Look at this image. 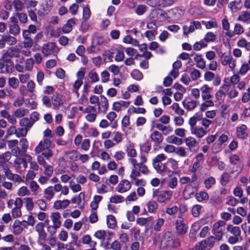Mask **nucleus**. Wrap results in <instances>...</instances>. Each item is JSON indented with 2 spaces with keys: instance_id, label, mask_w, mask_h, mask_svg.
<instances>
[{
  "instance_id": "obj_14",
  "label": "nucleus",
  "mask_w": 250,
  "mask_h": 250,
  "mask_svg": "<svg viewBox=\"0 0 250 250\" xmlns=\"http://www.w3.org/2000/svg\"><path fill=\"white\" fill-rule=\"evenodd\" d=\"M244 32V29L239 23H236L233 31L226 32L225 35L229 38H232L235 35H240Z\"/></svg>"
},
{
  "instance_id": "obj_50",
  "label": "nucleus",
  "mask_w": 250,
  "mask_h": 250,
  "mask_svg": "<svg viewBox=\"0 0 250 250\" xmlns=\"http://www.w3.org/2000/svg\"><path fill=\"white\" fill-rule=\"evenodd\" d=\"M25 207L27 210L31 211L34 208V203L33 200L30 197L24 198Z\"/></svg>"
},
{
  "instance_id": "obj_48",
  "label": "nucleus",
  "mask_w": 250,
  "mask_h": 250,
  "mask_svg": "<svg viewBox=\"0 0 250 250\" xmlns=\"http://www.w3.org/2000/svg\"><path fill=\"white\" fill-rule=\"evenodd\" d=\"M101 102L100 104L101 105L102 107L104 108L103 110V113H105L108 108V102L107 98L104 95L101 96Z\"/></svg>"
},
{
  "instance_id": "obj_17",
  "label": "nucleus",
  "mask_w": 250,
  "mask_h": 250,
  "mask_svg": "<svg viewBox=\"0 0 250 250\" xmlns=\"http://www.w3.org/2000/svg\"><path fill=\"white\" fill-rule=\"evenodd\" d=\"M211 90V88L207 84H204L201 87V96L203 100H210L212 98L210 94Z\"/></svg>"
},
{
  "instance_id": "obj_44",
  "label": "nucleus",
  "mask_w": 250,
  "mask_h": 250,
  "mask_svg": "<svg viewBox=\"0 0 250 250\" xmlns=\"http://www.w3.org/2000/svg\"><path fill=\"white\" fill-rule=\"evenodd\" d=\"M17 194L19 196H29L30 191L26 187L22 186L18 189Z\"/></svg>"
},
{
  "instance_id": "obj_22",
  "label": "nucleus",
  "mask_w": 250,
  "mask_h": 250,
  "mask_svg": "<svg viewBox=\"0 0 250 250\" xmlns=\"http://www.w3.org/2000/svg\"><path fill=\"white\" fill-rule=\"evenodd\" d=\"M9 33L14 36H17L20 34L21 29L18 24H9Z\"/></svg>"
},
{
  "instance_id": "obj_30",
  "label": "nucleus",
  "mask_w": 250,
  "mask_h": 250,
  "mask_svg": "<svg viewBox=\"0 0 250 250\" xmlns=\"http://www.w3.org/2000/svg\"><path fill=\"white\" fill-rule=\"evenodd\" d=\"M227 229L233 235L240 236L241 234V231L239 227L233 226L232 225H229L227 226Z\"/></svg>"
},
{
  "instance_id": "obj_49",
  "label": "nucleus",
  "mask_w": 250,
  "mask_h": 250,
  "mask_svg": "<svg viewBox=\"0 0 250 250\" xmlns=\"http://www.w3.org/2000/svg\"><path fill=\"white\" fill-rule=\"evenodd\" d=\"M196 198L198 201L201 202L203 200H208L209 196L207 192L201 191L196 194Z\"/></svg>"
},
{
  "instance_id": "obj_47",
  "label": "nucleus",
  "mask_w": 250,
  "mask_h": 250,
  "mask_svg": "<svg viewBox=\"0 0 250 250\" xmlns=\"http://www.w3.org/2000/svg\"><path fill=\"white\" fill-rule=\"evenodd\" d=\"M30 75L29 74H20L18 75V80L21 83H27L29 81Z\"/></svg>"
},
{
  "instance_id": "obj_9",
  "label": "nucleus",
  "mask_w": 250,
  "mask_h": 250,
  "mask_svg": "<svg viewBox=\"0 0 250 250\" xmlns=\"http://www.w3.org/2000/svg\"><path fill=\"white\" fill-rule=\"evenodd\" d=\"M221 62L223 65H228L231 69H233L236 66V61L230 55H223L221 58Z\"/></svg>"
},
{
  "instance_id": "obj_20",
  "label": "nucleus",
  "mask_w": 250,
  "mask_h": 250,
  "mask_svg": "<svg viewBox=\"0 0 250 250\" xmlns=\"http://www.w3.org/2000/svg\"><path fill=\"white\" fill-rule=\"evenodd\" d=\"M70 204V201L65 199L63 200H57L54 203V208L56 209H64Z\"/></svg>"
},
{
  "instance_id": "obj_57",
  "label": "nucleus",
  "mask_w": 250,
  "mask_h": 250,
  "mask_svg": "<svg viewBox=\"0 0 250 250\" xmlns=\"http://www.w3.org/2000/svg\"><path fill=\"white\" fill-rule=\"evenodd\" d=\"M20 145L21 146V149H20L21 150L24 154H25L26 152L27 148L28 145V142L26 139H21L20 141Z\"/></svg>"
},
{
  "instance_id": "obj_32",
  "label": "nucleus",
  "mask_w": 250,
  "mask_h": 250,
  "mask_svg": "<svg viewBox=\"0 0 250 250\" xmlns=\"http://www.w3.org/2000/svg\"><path fill=\"white\" fill-rule=\"evenodd\" d=\"M166 141L168 143L174 144L177 145H181L183 142L181 138H179L174 135H171L167 137L166 138Z\"/></svg>"
},
{
  "instance_id": "obj_15",
  "label": "nucleus",
  "mask_w": 250,
  "mask_h": 250,
  "mask_svg": "<svg viewBox=\"0 0 250 250\" xmlns=\"http://www.w3.org/2000/svg\"><path fill=\"white\" fill-rule=\"evenodd\" d=\"M128 161L132 165H136L140 172L145 175L149 173V171L147 167L144 164H138L137 161L135 158H129Z\"/></svg>"
},
{
  "instance_id": "obj_12",
  "label": "nucleus",
  "mask_w": 250,
  "mask_h": 250,
  "mask_svg": "<svg viewBox=\"0 0 250 250\" xmlns=\"http://www.w3.org/2000/svg\"><path fill=\"white\" fill-rule=\"evenodd\" d=\"M131 187V182L127 180L120 181L116 188V190L119 193H124L128 191Z\"/></svg>"
},
{
  "instance_id": "obj_61",
  "label": "nucleus",
  "mask_w": 250,
  "mask_h": 250,
  "mask_svg": "<svg viewBox=\"0 0 250 250\" xmlns=\"http://www.w3.org/2000/svg\"><path fill=\"white\" fill-rule=\"evenodd\" d=\"M13 5L16 11H21L23 8V3L20 0H14Z\"/></svg>"
},
{
  "instance_id": "obj_37",
  "label": "nucleus",
  "mask_w": 250,
  "mask_h": 250,
  "mask_svg": "<svg viewBox=\"0 0 250 250\" xmlns=\"http://www.w3.org/2000/svg\"><path fill=\"white\" fill-rule=\"evenodd\" d=\"M65 157L72 161H76L78 159V152L76 150H71L65 153Z\"/></svg>"
},
{
  "instance_id": "obj_41",
  "label": "nucleus",
  "mask_w": 250,
  "mask_h": 250,
  "mask_svg": "<svg viewBox=\"0 0 250 250\" xmlns=\"http://www.w3.org/2000/svg\"><path fill=\"white\" fill-rule=\"evenodd\" d=\"M168 187L171 189L175 188L178 186V179L176 177H172L167 181Z\"/></svg>"
},
{
  "instance_id": "obj_16",
  "label": "nucleus",
  "mask_w": 250,
  "mask_h": 250,
  "mask_svg": "<svg viewBox=\"0 0 250 250\" xmlns=\"http://www.w3.org/2000/svg\"><path fill=\"white\" fill-rule=\"evenodd\" d=\"M176 229L177 233L182 235L187 232L188 227L182 220H180L176 221Z\"/></svg>"
},
{
  "instance_id": "obj_6",
  "label": "nucleus",
  "mask_w": 250,
  "mask_h": 250,
  "mask_svg": "<svg viewBox=\"0 0 250 250\" xmlns=\"http://www.w3.org/2000/svg\"><path fill=\"white\" fill-rule=\"evenodd\" d=\"M17 42V39L14 36L9 34L3 35L0 39V48H3L7 44L9 46L16 44Z\"/></svg>"
},
{
  "instance_id": "obj_40",
  "label": "nucleus",
  "mask_w": 250,
  "mask_h": 250,
  "mask_svg": "<svg viewBox=\"0 0 250 250\" xmlns=\"http://www.w3.org/2000/svg\"><path fill=\"white\" fill-rule=\"evenodd\" d=\"M12 58H18L20 56V50L17 47H11L7 51Z\"/></svg>"
},
{
  "instance_id": "obj_53",
  "label": "nucleus",
  "mask_w": 250,
  "mask_h": 250,
  "mask_svg": "<svg viewBox=\"0 0 250 250\" xmlns=\"http://www.w3.org/2000/svg\"><path fill=\"white\" fill-rule=\"evenodd\" d=\"M82 84L83 81L81 80H76L73 84V89H72V91L73 92L77 94V97H79V96L78 90L82 86Z\"/></svg>"
},
{
  "instance_id": "obj_26",
  "label": "nucleus",
  "mask_w": 250,
  "mask_h": 250,
  "mask_svg": "<svg viewBox=\"0 0 250 250\" xmlns=\"http://www.w3.org/2000/svg\"><path fill=\"white\" fill-rule=\"evenodd\" d=\"M44 197L47 200H51L55 195V191L52 186L48 187L44 191Z\"/></svg>"
},
{
  "instance_id": "obj_25",
  "label": "nucleus",
  "mask_w": 250,
  "mask_h": 250,
  "mask_svg": "<svg viewBox=\"0 0 250 250\" xmlns=\"http://www.w3.org/2000/svg\"><path fill=\"white\" fill-rule=\"evenodd\" d=\"M228 90V86L226 84H224L221 87L220 90L217 92L215 96L216 99L220 101L224 99L225 96V93Z\"/></svg>"
},
{
  "instance_id": "obj_3",
  "label": "nucleus",
  "mask_w": 250,
  "mask_h": 250,
  "mask_svg": "<svg viewBox=\"0 0 250 250\" xmlns=\"http://www.w3.org/2000/svg\"><path fill=\"white\" fill-rule=\"evenodd\" d=\"M173 194V192L170 190L154 189L153 191L152 197L159 203H166L172 199Z\"/></svg>"
},
{
  "instance_id": "obj_38",
  "label": "nucleus",
  "mask_w": 250,
  "mask_h": 250,
  "mask_svg": "<svg viewBox=\"0 0 250 250\" xmlns=\"http://www.w3.org/2000/svg\"><path fill=\"white\" fill-rule=\"evenodd\" d=\"M126 152L130 158H135L137 156V152L132 144H129L127 147Z\"/></svg>"
},
{
  "instance_id": "obj_56",
  "label": "nucleus",
  "mask_w": 250,
  "mask_h": 250,
  "mask_svg": "<svg viewBox=\"0 0 250 250\" xmlns=\"http://www.w3.org/2000/svg\"><path fill=\"white\" fill-rule=\"evenodd\" d=\"M238 20L246 22L250 20V14L247 11H243L238 18Z\"/></svg>"
},
{
  "instance_id": "obj_34",
  "label": "nucleus",
  "mask_w": 250,
  "mask_h": 250,
  "mask_svg": "<svg viewBox=\"0 0 250 250\" xmlns=\"http://www.w3.org/2000/svg\"><path fill=\"white\" fill-rule=\"evenodd\" d=\"M170 108L175 112V113L179 116H182L184 114L185 111L180 107L179 104L177 103H173L170 106Z\"/></svg>"
},
{
  "instance_id": "obj_55",
  "label": "nucleus",
  "mask_w": 250,
  "mask_h": 250,
  "mask_svg": "<svg viewBox=\"0 0 250 250\" xmlns=\"http://www.w3.org/2000/svg\"><path fill=\"white\" fill-rule=\"evenodd\" d=\"M28 131L27 129L21 126V127L17 128L16 137L18 138L25 137L26 136Z\"/></svg>"
},
{
  "instance_id": "obj_39",
  "label": "nucleus",
  "mask_w": 250,
  "mask_h": 250,
  "mask_svg": "<svg viewBox=\"0 0 250 250\" xmlns=\"http://www.w3.org/2000/svg\"><path fill=\"white\" fill-rule=\"evenodd\" d=\"M14 63H5L1 73L10 74L14 71Z\"/></svg>"
},
{
  "instance_id": "obj_23",
  "label": "nucleus",
  "mask_w": 250,
  "mask_h": 250,
  "mask_svg": "<svg viewBox=\"0 0 250 250\" xmlns=\"http://www.w3.org/2000/svg\"><path fill=\"white\" fill-rule=\"evenodd\" d=\"M75 21L74 19H71L67 21L66 23L62 27V31L64 33L70 32L72 27L75 24Z\"/></svg>"
},
{
  "instance_id": "obj_19",
  "label": "nucleus",
  "mask_w": 250,
  "mask_h": 250,
  "mask_svg": "<svg viewBox=\"0 0 250 250\" xmlns=\"http://www.w3.org/2000/svg\"><path fill=\"white\" fill-rule=\"evenodd\" d=\"M61 214L58 212H52L50 215V219L52 222L53 225L59 228H60L61 226Z\"/></svg>"
},
{
  "instance_id": "obj_35",
  "label": "nucleus",
  "mask_w": 250,
  "mask_h": 250,
  "mask_svg": "<svg viewBox=\"0 0 250 250\" xmlns=\"http://www.w3.org/2000/svg\"><path fill=\"white\" fill-rule=\"evenodd\" d=\"M132 165V168L129 177L131 180H135V178H137L141 175V173L136 165Z\"/></svg>"
},
{
  "instance_id": "obj_43",
  "label": "nucleus",
  "mask_w": 250,
  "mask_h": 250,
  "mask_svg": "<svg viewBox=\"0 0 250 250\" xmlns=\"http://www.w3.org/2000/svg\"><path fill=\"white\" fill-rule=\"evenodd\" d=\"M88 77L92 83H95L99 81V77L97 73L93 70H91L88 74Z\"/></svg>"
},
{
  "instance_id": "obj_46",
  "label": "nucleus",
  "mask_w": 250,
  "mask_h": 250,
  "mask_svg": "<svg viewBox=\"0 0 250 250\" xmlns=\"http://www.w3.org/2000/svg\"><path fill=\"white\" fill-rule=\"evenodd\" d=\"M26 112H27V110L23 108H19L14 112L13 115L15 117L21 118L25 115Z\"/></svg>"
},
{
  "instance_id": "obj_33",
  "label": "nucleus",
  "mask_w": 250,
  "mask_h": 250,
  "mask_svg": "<svg viewBox=\"0 0 250 250\" xmlns=\"http://www.w3.org/2000/svg\"><path fill=\"white\" fill-rule=\"evenodd\" d=\"M23 231L22 227L20 225V221L16 220L13 225V232L16 235L21 234Z\"/></svg>"
},
{
  "instance_id": "obj_28",
  "label": "nucleus",
  "mask_w": 250,
  "mask_h": 250,
  "mask_svg": "<svg viewBox=\"0 0 250 250\" xmlns=\"http://www.w3.org/2000/svg\"><path fill=\"white\" fill-rule=\"evenodd\" d=\"M153 167L160 173H164L168 171V167L166 163H159L158 164H153Z\"/></svg>"
},
{
  "instance_id": "obj_64",
  "label": "nucleus",
  "mask_w": 250,
  "mask_h": 250,
  "mask_svg": "<svg viewBox=\"0 0 250 250\" xmlns=\"http://www.w3.org/2000/svg\"><path fill=\"white\" fill-rule=\"evenodd\" d=\"M43 167L44 168V174L47 177H51L53 172V167L48 164L45 165Z\"/></svg>"
},
{
  "instance_id": "obj_31",
  "label": "nucleus",
  "mask_w": 250,
  "mask_h": 250,
  "mask_svg": "<svg viewBox=\"0 0 250 250\" xmlns=\"http://www.w3.org/2000/svg\"><path fill=\"white\" fill-rule=\"evenodd\" d=\"M247 126L245 125H242L240 127L237 128V136L238 137L242 139L245 138L247 134L246 132Z\"/></svg>"
},
{
  "instance_id": "obj_21",
  "label": "nucleus",
  "mask_w": 250,
  "mask_h": 250,
  "mask_svg": "<svg viewBox=\"0 0 250 250\" xmlns=\"http://www.w3.org/2000/svg\"><path fill=\"white\" fill-rule=\"evenodd\" d=\"M190 131L192 135H195L198 138H201L203 137L207 133L205 129L202 127H196L195 128L191 130Z\"/></svg>"
},
{
  "instance_id": "obj_11",
  "label": "nucleus",
  "mask_w": 250,
  "mask_h": 250,
  "mask_svg": "<svg viewBox=\"0 0 250 250\" xmlns=\"http://www.w3.org/2000/svg\"><path fill=\"white\" fill-rule=\"evenodd\" d=\"M35 230L38 233L39 241H43L47 237V234L44 230V223L40 222L35 226Z\"/></svg>"
},
{
  "instance_id": "obj_63",
  "label": "nucleus",
  "mask_w": 250,
  "mask_h": 250,
  "mask_svg": "<svg viewBox=\"0 0 250 250\" xmlns=\"http://www.w3.org/2000/svg\"><path fill=\"white\" fill-rule=\"evenodd\" d=\"M201 208L202 207L200 205H196L194 206L191 210L192 214L194 217H198L200 214Z\"/></svg>"
},
{
  "instance_id": "obj_42",
  "label": "nucleus",
  "mask_w": 250,
  "mask_h": 250,
  "mask_svg": "<svg viewBox=\"0 0 250 250\" xmlns=\"http://www.w3.org/2000/svg\"><path fill=\"white\" fill-rule=\"evenodd\" d=\"M205 102L203 103L200 107L201 111H205L208 107L213 106L214 105V103L211 100H204Z\"/></svg>"
},
{
  "instance_id": "obj_58",
  "label": "nucleus",
  "mask_w": 250,
  "mask_h": 250,
  "mask_svg": "<svg viewBox=\"0 0 250 250\" xmlns=\"http://www.w3.org/2000/svg\"><path fill=\"white\" fill-rule=\"evenodd\" d=\"M27 89L28 92L33 93L35 91L36 84L32 80H30L27 83Z\"/></svg>"
},
{
  "instance_id": "obj_27",
  "label": "nucleus",
  "mask_w": 250,
  "mask_h": 250,
  "mask_svg": "<svg viewBox=\"0 0 250 250\" xmlns=\"http://www.w3.org/2000/svg\"><path fill=\"white\" fill-rule=\"evenodd\" d=\"M33 125V122L28 118H23L20 121V126L27 129L28 131L30 130Z\"/></svg>"
},
{
  "instance_id": "obj_60",
  "label": "nucleus",
  "mask_w": 250,
  "mask_h": 250,
  "mask_svg": "<svg viewBox=\"0 0 250 250\" xmlns=\"http://www.w3.org/2000/svg\"><path fill=\"white\" fill-rule=\"evenodd\" d=\"M175 153L179 156L184 157L187 156V152L183 147H178L176 148Z\"/></svg>"
},
{
  "instance_id": "obj_7",
  "label": "nucleus",
  "mask_w": 250,
  "mask_h": 250,
  "mask_svg": "<svg viewBox=\"0 0 250 250\" xmlns=\"http://www.w3.org/2000/svg\"><path fill=\"white\" fill-rule=\"evenodd\" d=\"M23 206L22 200L20 197L16 198L15 207L12 209V216L14 218L20 217L21 216V208Z\"/></svg>"
},
{
  "instance_id": "obj_8",
  "label": "nucleus",
  "mask_w": 250,
  "mask_h": 250,
  "mask_svg": "<svg viewBox=\"0 0 250 250\" xmlns=\"http://www.w3.org/2000/svg\"><path fill=\"white\" fill-rule=\"evenodd\" d=\"M3 170L5 176L8 180L18 183L22 181L21 176L17 174L13 173L7 167H3Z\"/></svg>"
},
{
  "instance_id": "obj_18",
  "label": "nucleus",
  "mask_w": 250,
  "mask_h": 250,
  "mask_svg": "<svg viewBox=\"0 0 250 250\" xmlns=\"http://www.w3.org/2000/svg\"><path fill=\"white\" fill-rule=\"evenodd\" d=\"M183 104L188 111H192L197 106V102L190 98H188L183 101Z\"/></svg>"
},
{
  "instance_id": "obj_24",
  "label": "nucleus",
  "mask_w": 250,
  "mask_h": 250,
  "mask_svg": "<svg viewBox=\"0 0 250 250\" xmlns=\"http://www.w3.org/2000/svg\"><path fill=\"white\" fill-rule=\"evenodd\" d=\"M150 138L155 144H160L163 140L162 134L158 131H154L150 135Z\"/></svg>"
},
{
  "instance_id": "obj_5",
  "label": "nucleus",
  "mask_w": 250,
  "mask_h": 250,
  "mask_svg": "<svg viewBox=\"0 0 250 250\" xmlns=\"http://www.w3.org/2000/svg\"><path fill=\"white\" fill-rule=\"evenodd\" d=\"M225 225L226 222L222 220L214 224L212 231L213 234L216 236V240H220L222 239Z\"/></svg>"
},
{
  "instance_id": "obj_51",
  "label": "nucleus",
  "mask_w": 250,
  "mask_h": 250,
  "mask_svg": "<svg viewBox=\"0 0 250 250\" xmlns=\"http://www.w3.org/2000/svg\"><path fill=\"white\" fill-rule=\"evenodd\" d=\"M132 77L137 81L142 80L143 78V74L138 69H134L131 73Z\"/></svg>"
},
{
  "instance_id": "obj_54",
  "label": "nucleus",
  "mask_w": 250,
  "mask_h": 250,
  "mask_svg": "<svg viewBox=\"0 0 250 250\" xmlns=\"http://www.w3.org/2000/svg\"><path fill=\"white\" fill-rule=\"evenodd\" d=\"M20 22L21 23H26L27 21V16L23 12H18L16 13Z\"/></svg>"
},
{
  "instance_id": "obj_62",
  "label": "nucleus",
  "mask_w": 250,
  "mask_h": 250,
  "mask_svg": "<svg viewBox=\"0 0 250 250\" xmlns=\"http://www.w3.org/2000/svg\"><path fill=\"white\" fill-rule=\"evenodd\" d=\"M146 7L145 5H139L135 8V13L138 15H143L146 11Z\"/></svg>"
},
{
  "instance_id": "obj_45",
  "label": "nucleus",
  "mask_w": 250,
  "mask_h": 250,
  "mask_svg": "<svg viewBox=\"0 0 250 250\" xmlns=\"http://www.w3.org/2000/svg\"><path fill=\"white\" fill-rule=\"evenodd\" d=\"M107 224L109 228L113 229L116 225L115 217L112 215L107 216L106 219Z\"/></svg>"
},
{
  "instance_id": "obj_36",
  "label": "nucleus",
  "mask_w": 250,
  "mask_h": 250,
  "mask_svg": "<svg viewBox=\"0 0 250 250\" xmlns=\"http://www.w3.org/2000/svg\"><path fill=\"white\" fill-rule=\"evenodd\" d=\"M158 207L157 203L155 201H150L147 203V208L149 212H155Z\"/></svg>"
},
{
  "instance_id": "obj_29",
  "label": "nucleus",
  "mask_w": 250,
  "mask_h": 250,
  "mask_svg": "<svg viewBox=\"0 0 250 250\" xmlns=\"http://www.w3.org/2000/svg\"><path fill=\"white\" fill-rule=\"evenodd\" d=\"M8 84L11 88L16 89L19 86V81L18 79L15 77H9L8 79Z\"/></svg>"
},
{
  "instance_id": "obj_4",
  "label": "nucleus",
  "mask_w": 250,
  "mask_h": 250,
  "mask_svg": "<svg viewBox=\"0 0 250 250\" xmlns=\"http://www.w3.org/2000/svg\"><path fill=\"white\" fill-rule=\"evenodd\" d=\"M59 50L58 47L53 42H48L44 44L41 48V52L44 57L56 54Z\"/></svg>"
},
{
  "instance_id": "obj_52",
  "label": "nucleus",
  "mask_w": 250,
  "mask_h": 250,
  "mask_svg": "<svg viewBox=\"0 0 250 250\" xmlns=\"http://www.w3.org/2000/svg\"><path fill=\"white\" fill-rule=\"evenodd\" d=\"M216 39V36L212 32H208L204 38V40L206 42H213Z\"/></svg>"
},
{
  "instance_id": "obj_1",
  "label": "nucleus",
  "mask_w": 250,
  "mask_h": 250,
  "mask_svg": "<svg viewBox=\"0 0 250 250\" xmlns=\"http://www.w3.org/2000/svg\"><path fill=\"white\" fill-rule=\"evenodd\" d=\"M154 243L159 246L160 250L176 249L181 246L180 240L175 238L174 234L169 231L166 232L162 236L155 237Z\"/></svg>"
},
{
  "instance_id": "obj_13",
  "label": "nucleus",
  "mask_w": 250,
  "mask_h": 250,
  "mask_svg": "<svg viewBox=\"0 0 250 250\" xmlns=\"http://www.w3.org/2000/svg\"><path fill=\"white\" fill-rule=\"evenodd\" d=\"M197 190V187H193L190 184L187 185L183 192V195L185 198L188 199L192 197Z\"/></svg>"
},
{
  "instance_id": "obj_2",
  "label": "nucleus",
  "mask_w": 250,
  "mask_h": 250,
  "mask_svg": "<svg viewBox=\"0 0 250 250\" xmlns=\"http://www.w3.org/2000/svg\"><path fill=\"white\" fill-rule=\"evenodd\" d=\"M51 145V141L50 139H44L40 141L36 147L35 149L36 153L40 154L42 152L44 158L49 160L53 155L52 150L49 149Z\"/></svg>"
},
{
  "instance_id": "obj_59",
  "label": "nucleus",
  "mask_w": 250,
  "mask_h": 250,
  "mask_svg": "<svg viewBox=\"0 0 250 250\" xmlns=\"http://www.w3.org/2000/svg\"><path fill=\"white\" fill-rule=\"evenodd\" d=\"M203 23L205 24L206 27L208 29H211L212 28H217L218 27V24L217 22L214 20V21H208L207 22L203 21Z\"/></svg>"
},
{
  "instance_id": "obj_10",
  "label": "nucleus",
  "mask_w": 250,
  "mask_h": 250,
  "mask_svg": "<svg viewBox=\"0 0 250 250\" xmlns=\"http://www.w3.org/2000/svg\"><path fill=\"white\" fill-rule=\"evenodd\" d=\"M185 143L190 151L193 152H196L197 151L199 143L194 137L189 136L186 138Z\"/></svg>"
}]
</instances>
